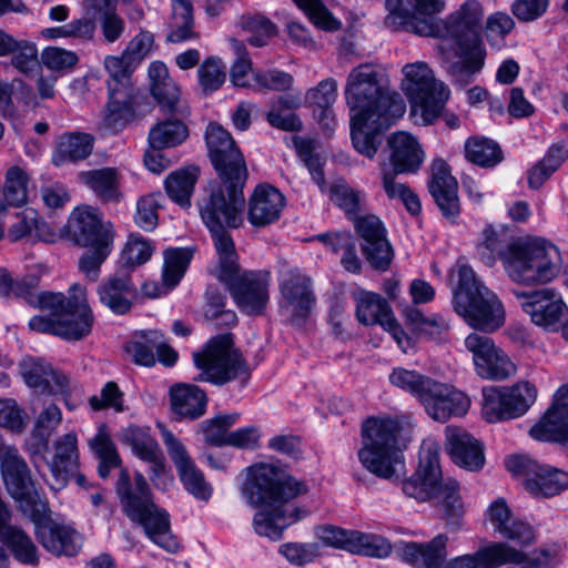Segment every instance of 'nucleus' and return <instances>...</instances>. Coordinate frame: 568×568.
Listing matches in <instances>:
<instances>
[{
  "label": "nucleus",
  "mask_w": 568,
  "mask_h": 568,
  "mask_svg": "<svg viewBox=\"0 0 568 568\" xmlns=\"http://www.w3.org/2000/svg\"><path fill=\"white\" fill-rule=\"evenodd\" d=\"M122 440L130 445L133 453L150 464V479L156 487L165 488L172 478L165 471V458L159 443L148 432L129 426L122 432Z\"/></svg>",
  "instance_id": "25"
},
{
  "label": "nucleus",
  "mask_w": 568,
  "mask_h": 568,
  "mask_svg": "<svg viewBox=\"0 0 568 568\" xmlns=\"http://www.w3.org/2000/svg\"><path fill=\"white\" fill-rule=\"evenodd\" d=\"M356 302V316L364 325L384 324L393 315L387 301L379 294L361 291L354 295Z\"/></svg>",
  "instance_id": "44"
},
{
  "label": "nucleus",
  "mask_w": 568,
  "mask_h": 568,
  "mask_svg": "<svg viewBox=\"0 0 568 568\" xmlns=\"http://www.w3.org/2000/svg\"><path fill=\"white\" fill-rule=\"evenodd\" d=\"M530 434L540 440L565 442L568 439V384L557 390L552 406L530 429Z\"/></svg>",
  "instance_id": "31"
},
{
  "label": "nucleus",
  "mask_w": 568,
  "mask_h": 568,
  "mask_svg": "<svg viewBox=\"0 0 568 568\" xmlns=\"http://www.w3.org/2000/svg\"><path fill=\"white\" fill-rule=\"evenodd\" d=\"M19 373L24 383L39 393L57 395L70 390L69 377L42 358L24 357L19 363Z\"/></svg>",
  "instance_id": "28"
},
{
  "label": "nucleus",
  "mask_w": 568,
  "mask_h": 568,
  "mask_svg": "<svg viewBox=\"0 0 568 568\" xmlns=\"http://www.w3.org/2000/svg\"><path fill=\"white\" fill-rule=\"evenodd\" d=\"M100 303L115 315L131 312L139 298V288L128 267L104 278L97 287Z\"/></svg>",
  "instance_id": "24"
},
{
  "label": "nucleus",
  "mask_w": 568,
  "mask_h": 568,
  "mask_svg": "<svg viewBox=\"0 0 568 568\" xmlns=\"http://www.w3.org/2000/svg\"><path fill=\"white\" fill-rule=\"evenodd\" d=\"M0 462L7 490L23 515L47 501L36 489L30 468L14 446H8L3 450Z\"/></svg>",
  "instance_id": "14"
},
{
  "label": "nucleus",
  "mask_w": 568,
  "mask_h": 568,
  "mask_svg": "<svg viewBox=\"0 0 568 568\" xmlns=\"http://www.w3.org/2000/svg\"><path fill=\"white\" fill-rule=\"evenodd\" d=\"M162 439L186 490L200 500H209L212 488L194 465L185 446L166 428H162Z\"/></svg>",
  "instance_id": "23"
},
{
  "label": "nucleus",
  "mask_w": 568,
  "mask_h": 568,
  "mask_svg": "<svg viewBox=\"0 0 568 568\" xmlns=\"http://www.w3.org/2000/svg\"><path fill=\"white\" fill-rule=\"evenodd\" d=\"M468 161L483 168H493L503 160L498 143L487 138H469L465 143Z\"/></svg>",
  "instance_id": "51"
},
{
  "label": "nucleus",
  "mask_w": 568,
  "mask_h": 568,
  "mask_svg": "<svg viewBox=\"0 0 568 568\" xmlns=\"http://www.w3.org/2000/svg\"><path fill=\"white\" fill-rule=\"evenodd\" d=\"M427 415L437 422H446L452 417L464 416L470 400L463 392L434 379L422 402Z\"/></svg>",
  "instance_id": "26"
},
{
  "label": "nucleus",
  "mask_w": 568,
  "mask_h": 568,
  "mask_svg": "<svg viewBox=\"0 0 568 568\" xmlns=\"http://www.w3.org/2000/svg\"><path fill=\"white\" fill-rule=\"evenodd\" d=\"M337 98V83L333 78L321 81L306 92V103L314 108V114L326 132L334 130L333 104Z\"/></svg>",
  "instance_id": "37"
},
{
  "label": "nucleus",
  "mask_w": 568,
  "mask_h": 568,
  "mask_svg": "<svg viewBox=\"0 0 568 568\" xmlns=\"http://www.w3.org/2000/svg\"><path fill=\"white\" fill-rule=\"evenodd\" d=\"M70 240L85 252L79 261V268L91 281H97L102 263L112 251L114 230L102 214L92 207L77 209L68 222Z\"/></svg>",
  "instance_id": "9"
},
{
  "label": "nucleus",
  "mask_w": 568,
  "mask_h": 568,
  "mask_svg": "<svg viewBox=\"0 0 568 568\" xmlns=\"http://www.w3.org/2000/svg\"><path fill=\"white\" fill-rule=\"evenodd\" d=\"M406 323L417 333L427 336L433 341H443L449 329L448 322L439 316L427 317L415 306H407L403 311Z\"/></svg>",
  "instance_id": "47"
},
{
  "label": "nucleus",
  "mask_w": 568,
  "mask_h": 568,
  "mask_svg": "<svg viewBox=\"0 0 568 568\" xmlns=\"http://www.w3.org/2000/svg\"><path fill=\"white\" fill-rule=\"evenodd\" d=\"M9 237L12 241H19L24 236H34L42 241H49L52 235L50 226L42 220H39L38 212L27 207L9 229Z\"/></svg>",
  "instance_id": "50"
},
{
  "label": "nucleus",
  "mask_w": 568,
  "mask_h": 568,
  "mask_svg": "<svg viewBox=\"0 0 568 568\" xmlns=\"http://www.w3.org/2000/svg\"><path fill=\"white\" fill-rule=\"evenodd\" d=\"M398 119L383 123L377 116H351V136L355 150L367 159H374L382 143L381 133Z\"/></svg>",
  "instance_id": "34"
},
{
  "label": "nucleus",
  "mask_w": 568,
  "mask_h": 568,
  "mask_svg": "<svg viewBox=\"0 0 568 568\" xmlns=\"http://www.w3.org/2000/svg\"><path fill=\"white\" fill-rule=\"evenodd\" d=\"M454 310L465 322L484 332H494L505 322V310L497 295L478 281L474 270L462 265L454 291Z\"/></svg>",
  "instance_id": "8"
},
{
  "label": "nucleus",
  "mask_w": 568,
  "mask_h": 568,
  "mask_svg": "<svg viewBox=\"0 0 568 568\" xmlns=\"http://www.w3.org/2000/svg\"><path fill=\"white\" fill-rule=\"evenodd\" d=\"M104 68L109 73L108 90L111 88L133 89L131 74L136 65L122 53L120 57L108 55L104 59Z\"/></svg>",
  "instance_id": "57"
},
{
  "label": "nucleus",
  "mask_w": 568,
  "mask_h": 568,
  "mask_svg": "<svg viewBox=\"0 0 568 568\" xmlns=\"http://www.w3.org/2000/svg\"><path fill=\"white\" fill-rule=\"evenodd\" d=\"M402 88L412 103L414 112L420 111L425 124H432L442 113L449 97L448 88L437 81L434 72L424 62L406 64Z\"/></svg>",
  "instance_id": "12"
},
{
  "label": "nucleus",
  "mask_w": 568,
  "mask_h": 568,
  "mask_svg": "<svg viewBox=\"0 0 568 568\" xmlns=\"http://www.w3.org/2000/svg\"><path fill=\"white\" fill-rule=\"evenodd\" d=\"M378 78L379 73L372 64H361L351 70L345 85L351 116L373 115L387 123L404 115L406 104L402 97L382 85Z\"/></svg>",
  "instance_id": "7"
},
{
  "label": "nucleus",
  "mask_w": 568,
  "mask_h": 568,
  "mask_svg": "<svg viewBox=\"0 0 568 568\" xmlns=\"http://www.w3.org/2000/svg\"><path fill=\"white\" fill-rule=\"evenodd\" d=\"M80 180L87 184L102 202H119L122 196L115 169L104 168L81 172Z\"/></svg>",
  "instance_id": "41"
},
{
  "label": "nucleus",
  "mask_w": 568,
  "mask_h": 568,
  "mask_svg": "<svg viewBox=\"0 0 568 568\" xmlns=\"http://www.w3.org/2000/svg\"><path fill=\"white\" fill-rule=\"evenodd\" d=\"M389 161L393 170L399 173H416L424 162V151L417 139L404 131L387 138Z\"/></svg>",
  "instance_id": "32"
},
{
  "label": "nucleus",
  "mask_w": 568,
  "mask_h": 568,
  "mask_svg": "<svg viewBox=\"0 0 568 568\" xmlns=\"http://www.w3.org/2000/svg\"><path fill=\"white\" fill-rule=\"evenodd\" d=\"M389 382L394 386L408 392L422 403L434 379L416 371L397 367L390 373Z\"/></svg>",
  "instance_id": "54"
},
{
  "label": "nucleus",
  "mask_w": 568,
  "mask_h": 568,
  "mask_svg": "<svg viewBox=\"0 0 568 568\" xmlns=\"http://www.w3.org/2000/svg\"><path fill=\"white\" fill-rule=\"evenodd\" d=\"M514 294L520 300V307L531 322L545 329L557 331L562 317L568 313L561 297L550 288L514 291Z\"/></svg>",
  "instance_id": "21"
},
{
  "label": "nucleus",
  "mask_w": 568,
  "mask_h": 568,
  "mask_svg": "<svg viewBox=\"0 0 568 568\" xmlns=\"http://www.w3.org/2000/svg\"><path fill=\"white\" fill-rule=\"evenodd\" d=\"M28 175L19 166H11L6 174L3 197L8 205L21 206L27 202Z\"/></svg>",
  "instance_id": "58"
},
{
  "label": "nucleus",
  "mask_w": 568,
  "mask_h": 568,
  "mask_svg": "<svg viewBox=\"0 0 568 568\" xmlns=\"http://www.w3.org/2000/svg\"><path fill=\"white\" fill-rule=\"evenodd\" d=\"M390 542L379 535L356 532L354 537V547L352 554L364 555L368 557L385 558L392 552Z\"/></svg>",
  "instance_id": "59"
},
{
  "label": "nucleus",
  "mask_w": 568,
  "mask_h": 568,
  "mask_svg": "<svg viewBox=\"0 0 568 568\" xmlns=\"http://www.w3.org/2000/svg\"><path fill=\"white\" fill-rule=\"evenodd\" d=\"M230 229L231 227H222L221 231L210 230L219 257V264L215 271L217 280H227L231 274L241 271L235 244L229 233Z\"/></svg>",
  "instance_id": "42"
},
{
  "label": "nucleus",
  "mask_w": 568,
  "mask_h": 568,
  "mask_svg": "<svg viewBox=\"0 0 568 568\" xmlns=\"http://www.w3.org/2000/svg\"><path fill=\"white\" fill-rule=\"evenodd\" d=\"M205 139L211 162L219 176L247 174L244 156L224 128L210 123Z\"/></svg>",
  "instance_id": "22"
},
{
  "label": "nucleus",
  "mask_w": 568,
  "mask_h": 568,
  "mask_svg": "<svg viewBox=\"0 0 568 568\" xmlns=\"http://www.w3.org/2000/svg\"><path fill=\"white\" fill-rule=\"evenodd\" d=\"M197 38L194 31L193 1L172 0V16L169 22L166 41L180 43Z\"/></svg>",
  "instance_id": "40"
},
{
  "label": "nucleus",
  "mask_w": 568,
  "mask_h": 568,
  "mask_svg": "<svg viewBox=\"0 0 568 568\" xmlns=\"http://www.w3.org/2000/svg\"><path fill=\"white\" fill-rule=\"evenodd\" d=\"M568 159V150L564 144H552L545 156L528 171V185L538 190Z\"/></svg>",
  "instance_id": "45"
},
{
  "label": "nucleus",
  "mask_w": 568,
  "mask_h": 568,
  "mask_svg": "<svg viewBox=\"0 0 568 568\" xmlns=\"http://www.w3.org/2000/svg\"><path fill=\"white\" fill-rule=\"evenodd\" d=\"M199 82L204 94L217 91L225 82V65L217 58H207L199 67Z\"/></svg>",
  "instance_id": "60"
},
{
  "label": "nucleus",
  "mask_w": 568,
  "mask_h": 568,
  "mask_svg": "<svg viewBox=\"0 0 568 568\" xmlns=\"http://www.w3.org/2000/svg\"><path fill=\"white\" fill-rule=\"evenodd\" d=\"M115 491L125 516L141 525L153 542L170 552L179 550V544L170 530L169 514L154 504L149 484L141 473H135L132 481L129 471L121 469Z\"/></svg>",
  "instance_id": "6"
},
{
  "label": "nucleus",
  "mask_w": 568,
  "mask_h": 568,
  "mask_svg": "<svg viewBox=\"0 0 568 568\" xmlns=\"http://www.w3.org/2000/svg\"><path fill=\"white\" fill-rule=\"evenodd\" d=\"M284 195L270 184H260L248 199L247 220L255 227L267 226L280 219Z\"/></svg>",
  "instance_id": "30"
},
{
  "label": "nucleus",
  "mask_w": 568,
  "mask_h": 568,
  "mask_svg": "<svg viewBox=\"0 0 568 568\" xmlns=\"http://www.w3.org/2000/svg\"><path fill=\"white\" fill-rule=\"evenodd\" d=\"M104 121L112 129H121L135 118V106L144 99L134 89L111 88Z\"/></svg>",
  "instance_id": "35"
},
{
  "label": "nucleus",
  "mask_w": 568,
  "mask_h": 568,
  "mask_svg": "<svg viewBox=\"0 0 568 568\" xmlns=\"http://www.w3.org/2000/svg\"><path fill=\"white\" fill-rule=\"evenodd\" d=\"M414 9L424 14L403 17L405 30L422 37L438 38L437 45L444 69L452 81L464 88L470 83L485 64L486 49L480 40L483 6L477 0H467L446 19L434 17L444 8L439 0H409Z\"/></svg>",
  "instance_id": "2"
},
{
  "label": "nucleus",
  "mask_w": 568,
  "mask_h": 568,
  "mask_svg": "<svg viewBox=\"0 0 568 568\" xmlns=\"http://www.w3.org/2000/svg\"><path fill=\"white\" fill-rule=\"evenodd\" d=\"M428 191L444 217L455 220L459 215L458 184L443 159L432 162Z\"/></svg>",
  "instance_id": "27"
},
{
  "label": "nucleus",
  "mask_w": 568,
  "mask_h": 568,
  "mask_svg": "<svg viewBox=\"0 0 568 568\" xmlns=\"http://www.w3.org/2000/svg\"><path fill=\"white\" fill-rule=\"evenodd\" d=\"M331 200L341 207L348 220L354 221L361 214V195L346 184H334L331 187Z\"/></svg>",
  "instance_id": "63"
},
{
  "label": "nucleus",
  "mask_w": 568,
  "mask_h": 568,
  "mask_svg": "<svg viewBox=\"0 0 568 568\" xmlns=\"http://www.w3.org/2000/svg\"><path fill=\"white\" fill-rule=\"evenodd\" d=\"M87 16L99 13L103 39L108 43L118 41L125 30V21L115 11V0H83Z\"/></svg>",
  "instance_id": "38"
},
{
  "label": "nucleus",
  "mask_w": 568,
  "mask_h": 568,
  "mask_svg": "<svg viewBox=\"0 0 568 568\" xmlns=\"http://www.w3.org/2000/svg\"><path fill=\"white\" fill-rule=\"evenodd\" d=\"M34 524V534L45 550L54 556L73 557L82 547V538L73 528L51 518L48 501L26 514Z\"/></svg>",
  "instance_id": "15"
},
{
  "label": "nucleus",
  "mask_w": 568,
  "mask_h": 568,
  "mask_svg": "<svg viewBox=\"0 0 568 568\" xmlns=\"http://www.w3.org/2000/svg\"><path fill=\"white\" fill-rule=\"evenodd\" d=\"M153 98L158 101L163 111L184 118L189 114L187 109L180 103V91L171 80L155 84L150 88Z\"/></svg>",
  "instance_id": "62"
},
{
  "label": "nucleus",
  "mask_w": 568,
  "mask_h": 568,
  "mask_svg": "<svg viewBox=\"0 0 568 568\" xmlns=\"http://www.w3.org/2000/svg\"><path fill=\"white\" fill-rule=\"evenodd\" d=\"M352 222L366 262L375 271H387L395 253L381 219L375 214H363Z\"/></svg>",
  "instance_id": "17"
},
{
  "label": "nucleus",
  "mask_w": 568,
  "mask_h": 568,
  "mask_svg": "<svg viewBox=\"0 0 568 568\" xmlns=\"http://www.w3.org/2000/svg\"><path fill=\"white\" fill-rule=\"evenodd\" d=\"M197 169L178 170L165 179V191L169 197L182 207L191 205V195L197 180Z\"/></svg>",
  "instance_id": "48"
},
{
  "label": "nucleus",
  "mask_w": 568,
  "mask_h": 568,
  "mask_svg": "<svg viewBox=\"0 0 568 568\" xmlns=\"http://www.w3.org/2000/svg\"><path fill=\"white\" fill-rule=\"evenodd\" d=\"M524 558L520 550L506 542H491L474 554L448 560L442 568H497L507 562H519Z\"/></svg>",
  "instance_id": "29"
},
{
  "label": "nucleus",
  "mask_w": 568,
  "mask_h": 568,
  "mask_svg": "<svg viewBox=\"0 0 568 568\" xmlns=\"http://www.w3.org/2000/svg\"><path fill=\"white\" fill-rule=\"evenodd\" d=\"M402 426L393 418L369 417L362 426L363 446L358 450L362 465L378 478L400 483L403 493L418 501L437 499L443 517L453 530L462 525L464 505L459 485L455 479H443L439 465V447L424 443L419 452L416 471L407 479L400 437Z\"/></svg>",
  "instance_id": "1"
},
{
  "label": "nucleus",
  "mask_w": 568,
  "mask_h": 568,
  "mask_svg": "<svg viewBox=\"0 0 568 568\" xmlns=\"http://www.w3.org/2000/svg\"><path fill=\"white\" fill-rule=\"evenodd\" d=\"M239 414L217 415L201 424L204 439L209 445L223 446L227 444V429L236 422Z\"/></svg>",
  "instance_id": "61"
},
{
  "label": "nucleus",
  "mask_w": 568,
  "mask_h": 568,
  "mask_svg": "<svg viewBox=\"0 0 568 568\" xmlns=\"http://www.w3.org/2000/svg\"><path fill=\"white\" fill-rule=\"evenodd\" d=\"M280 292L278 306L281 314L292 325L301 326L304 324L316 301L312 291L311 278L297 270L286 271L281 277Z\"/></svg>",
  "instance_id": "18"
},
{
  "label": "nucleus",
  "mask_w": 568,
  "mask_h": 568,
  "mask_svg": "<svg viewBox=\"0 0 568 568\" xmlns=\"http://www.w3.org/2000/svg\"><path fill=\"white\" fill-rule=\"evenodd\" d=\"M33 307L48 311V316L37 315L29 321L31 331L60 336L67 341H80L88 336L93 326L94 315L88 303L87 291L73 284L67 297L49 291L31 295Z\"/></svg>",
  "instance_id": "5"
},
{
  "label": "nucleus",
  "mask_w": 568,
  "mask_h": 568,
  "mask_svg": "<svg viewBox=\"0 0 568 568\" xmlns=\"http://www.w3.org/2000/svg\"><path fill=\"white\" fill-rule=\"evenodd\" d=\"M307 491L304 481L270 464L248 467L246 480L241 488L247 504L262 508L253 517L255 532L274 540L281 539L284 529L306 514L297 507L286 508L285 504Z\"/></svg>",
  "instance_id": "4"
},
{
  "label": "nucleus",
  "mask_w": 568,
  "mask_h": 568,
  "mask_svg": "<svg viewBox=\"0 0 568 568\" xmlns=\"http://www.w3.org/2000/svg\"><path fill=\"white\" fill-rule=\"evenodd\" d=\"M192 257L193 251L187 247H173L164 251L162 278L165 286L174 287L180 283Z\"/></svg>",
  "instance_id": "52"
},
{
  "label": "nucleus",
  "mask_w": 568,
  "mask_h": 568,
  "mask_svg": "<svg viewBox=\"0 0 568 568\" xmlns=\"http://www.w3.org/2000/svg\"><path fill=\"white\" fill-rule=\"evenodd\" d=\"M465 347L473 354L475 369L481 378L504 381L516 374V365L487 335L471 333Z\"/></svg>",
  "instance_id": "20"
},
{
  "label": "nucleus",
  "mask_w": 568,
  "mask_h": 568,
  "mask_svg": "<svg viewBox=\"0 0 568 568\" xmlns=\"http://www.w3.org/2000/svg\"><path fill=\"white\" fill-rule=\"evenodd\" d=\"M187 134V128L180 119L159 122L149 132L150 148H174L181 144Z\"/></svg>",
  "instance_id": "49"
},
{
  "label": "nucleus",
  "mask_w": 568,
  "mask_h": 568,
  "mask_svg": "<svg viewBox=\"0 0 568 568\" xmlns=\"http://www.w3.org/2000/svg\"><path fill=\"white\" fill-rule=\"evenodd\" d=\"M93 149V138L88 133H67L55 144L52 163L57 166L87 159Z\"/></svg>",
  "instance_id": "39"
},
{
  "label": "nucleus",
  "mask_w": 568,
  "mask_h": 568,
  "mask_svg": "<svg viewBox=\"0 0 568 568\" xmlns=\"http://www.w3.org/2000/svg\"><path fill=\"white\" fill-rule=\"evenodd\" d=\"M221 182L212 185L207 195L199 203L202 221L209 230L239 227L245 203L243 187L247 174L219 176Z\"/></svg>",
  "instance_id": "10"
},
{
  "label": "nucleus",
  "mask_w": 568,
  "mask_h": 568,
  "mask_svg": "<svg viewBox=\"0 0 568 568\" xmlns=\"http://www.w3.org/2000/svg\"><path fill=\"white\" fill-rule=\"evenodd\" d=\"M194 365L201 372L194 382H209L222 386L237 377H248L242 354L233 346L231 334L211 338L202 351L193 354Z\"/></svg>",
  "instance_id": "11"
},
{
  "label": "nucleus",
  "mask_w": 568,
  "mask_h": 568,
  "mask_svg": "<svg viewBox=\"0 0 568 568\" xmlns=\"http://www.w3.org/2000/svg\"><path fill=\"white\" fill-rule=\"evenodd\" d=\"M446 448L455 464L470 469H480L485 457L480 443L458 427L446 428Z\"/></svg>",
  "instance_id": "33"
},
{
  "label": "nucleus",
  "mask_w": 568,
  "mask_h": 568,
  "mask_svg": "<svg viewBox=\"0 0 568 568\" xmlns=\"http://www.w3.org/2000/svg\"><path fill=\"white\" fill-rule=\"evenodd\" d=\"M506 468L526 477L525 487L535 497H551L568 488V473L526 456L508 457Z\"/></svg>",
  "instance_id": "16"
},
{
  "label": "nucleus",
  "mask_w": 568,
  "mask_h": 568,
  "mask_svg": "<svg viewBox=\"0 0 568 568\" xmlns=\"http://www.w3.org/2000/svg\"><path fill=\"white\" fill-rule=\"evenodd\" d=\"M302 9L310 20L318 28L326 31L337 30L341 23L332 16L328 9L320 0H293Z\"/></svg>",
  "instance_id": "64"
},
{
  "label": "nucleus",
  "mask_w": 568,
  "mask_h": 568,
  "mask_svg": "<svg viewBox=\"0 0 568 568\" xmlns=\"http://www.w3.org/2000/svg\"><path fill=\"white\" fill-rule=\"evenodd\" d=\"M480 22H483V20ZM514 28V19L506 12L497 11L487 17L484 27L483 23H480V34L485 36V39L493 48L500 49L505 45V38ZM479 37L485 48L481 36Z\"/></svg>",
  "instance_id": "53"
},
{
  "label": "nucleus",
  "mask_w": 568,
  "mask_h": 568,
  "mask_svg": "<svg viewBox=\"0 0 568 568\" xmlns=\"http://www.w3.org/2000/svg\"><path fill=\"white\" fill-rule=\"evenodd\" d=\"M477 245L480 261L493 267L500 261L506 274L519 284H545L557 276L561 255L552 243L544 239L515 237L506 229L487 225Z\"/></svg>",
  "instance_id": "3"
},
{
  "label": "nucleus",
  "mask_w": 568,
  "mask_h": 568,
  "mask_svg": "<svg viewBox=\"0 0 568 568\" xmlns=\"http://www.w3.org/2000/svg\"><path fill=\"white\" fill-rule=\"evenodd\" d=\"M537 390L528 382L511 387L483 388L481 414L488 423L514 419L524 415L535 402Z\"/></svg>",
  "instance_id": "13"
},
{
  "label": "nucleus",
  "mask_w": 568,
  "mask_h": 568,
  "mask_svg": "<svg viewBox=\"0 0 568 568\" xmlns=\"http://www.w3.org/2000/svg\"><path fill=\"white\" fill-rule=\"evenodd\" d=\"M241 27L251 33L247 42L253 47H264L276 34V26L266 17L256 13L241 18Z\"/></svg>",
  "instance_id": "56"
},
{
  "label": "nucleus",
  "mask_w": 568,
  "mask_h": 568,
  "mask_svg": "<svg viewBox=\"0 0 568 568\" xmlns=\"http://www.w3.org/2000/svg\"><path fill=\"white\" fill-rule=\"evenodd\" d=\"M158 337V331L141 332L125 345V351L135 364L151 367L155 364L154 351Z\"/></svg>",
  "instance_id": "55"
},
{
  "label": "nucleus",
  "mask_w": 568,
  "mask_h": 568,
  "mask_svg": "<svg viewBox=\"0 0 568 568\" xmlns=\"http://www.w3.org/2000/svg\"><path fill=\"white\" fill-rule=\"evenodd\" d=\"M230 291L237 307L248 315H260L268 302L270 278L266 272H234L227 280H219Z\"/></svg>",
  "instance_id": "19"
},
{
  "label": "nucleus",
  "mask_w": 568,
  "mask_h": 568,
  "mask_svg": "<svg viewBox=\"0 0 568 568\" xmlns=\"http://www.w3.org/2000/svg\"><path fill=\"white\" fill-rule=\"evenodd\" d=\"M0 541L10 549L20 562L31 566L39 564L37 546L21 528L12 526L2 530Z\"/></svg>",
  "instance_id": "46"
},
{
  "label": "nucleus",
  "mask_w": 568,
  "mask_h": 568,
  "mask_svg": "<svg viewBox=\"0 0 568 568\" xmlns=\"http://www.w3.org/2000/svg\"><path fill=\"white\" fill-rule=\"evenodd\" d=\"M78 440L74 433H68L54 444V456L50 470L58 481L64 483L67 476L78 468Z\"/></svg>",
  "instance_id": "43"
},
{
  "label": "nucleus",
  "mask_w": 568,
  "mask_h": 568,
  "mask_svg": "<svg viewBox=\"0 0 568 568\" xmlns=\"http://www.w3.org/2000/svg\"><path fill=\"white\" fill-rule=\"evenodd\" d=\"M172 410L183 418L197 419L205 414L207 397L193 384H178L170 388Z\"/></svg>",
  "instance_id": "36"
}]
</instances>
